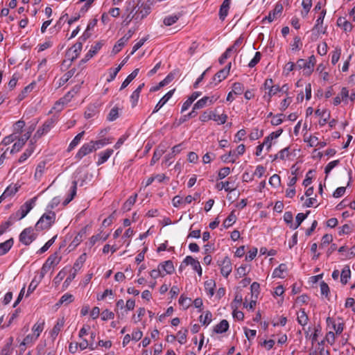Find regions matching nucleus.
I'll use <instances>...</instances> for the list:
<instances>
[{
    "instance_id": "obj_5",
    "label": "nucleus",
    "mask_w": 355,
    "mask_h": 355,
    "mask_svg": "<svg viewBox=\"0 0 355 355\" xmlns=\"http://www.w3.org/2000/svg\"><path fill=\"white\" fill-rule=\"evenodd\" d=\"M55 120L49 119L46 120L42 125V128H39L34 135V138H40L44 134L47 133L53 126Z\"/></svg>"
},
{
    "instance_id": "obj_10",
    "label": "nucleus",
    "mask_w": 355,
    "mask_h": 355,
    "mask_svg": "<svg viewBox=\"0 0 355 355\" xmlns=\"http://www.w3.org/2000/svg\"><path fill=\"white\" fill-rule=\"evenodd\" d=\"M183 263L186 265H191L193 269L198 272L200 277L202 275V268L198 260L195 259L191 256H187L184 259Z\"/></svg>"
},
{
    "instance_id": "obj_45",
    "label": "nucleus",
    "mask_w": 355,
    "mask_h": 355,
    "mask_svg": "<svg viewBox=\"0 0 355 355\" xmlns=\"http://www.w3.org/2000/svg\"><path fill=\"white\" fill-rule=\"evenodd\" d=\"M244 91V86L241 83H234L232 85V92L236 95L241 94Z\"/></svg>"
},
{
    "instance_id": "obj_54",
    "label": "nucleus",
    "mask_w": 355,
    "mask_h": 355,
    "mask_svg": "<svg viewBox=\"0 0 355 355\" xmlns=\"http://www.w3.org/2000/svg\"><path fill=\"white\" fill-rule=\"evenodd\" d=\"M187 334H188L187 329H184L183 330H180L178 331V342L180 344H184L186 342Z\"/></svg>"
},
{
    "instance_id": "obj_50",
    "label": "nucleus",
    "mask_w": 355,
    "mask_h": 355,
    "mask_svg": "<svg viewBox=\"0 0 355 355\" xmlns=\"http://www.w3.org/2000/svg\"><path fill=\"white\" fill-rule=\"evenodd\" d=\"M232 308L233 309V317L236 318L239 320H243L244 318V313L241 311H237V306L231 304Z\"/></svg>"
},
{
    "instance_id": "obj_2",
    "label": "nucleus",
    "mask_w": 355,
    "mask_h": 355,
    "mask_svg": "<svg viewBox=\"0 0 355 355\" xmlns=\"http://www.w3.org/2000/svg\"><path fill=\"white\" fill-rule=\"evenodd\" d=\"M35 198L26 201L24 205L20 207V209L15 213L10 215L9 217L10 220L12 222L17 220H21L24 218L29 211L33 209V204L35 203Z\"/></svg>"
},
{
    "instance_id": "obj_40",
    "label": "nucleus",
    "mask_w": 355,
    "mask_h": 355,
    "mask_svg": "<svg viewBox=\"0 0 355 355\" xmlns=\"http://www.w3.org/2000/svg\"><path fill=\"white\" fill-rule=\"evenodd\" d=\"M87 258L86 253L82 254L78 259L76 261L73 265V268L75 271L79 270L83 266V263L85 262Z\"/></svg>"
},
{
    "instance_id": "obj_25",
    "label": "nucleus",
    "mask_w": 355,
    "mask_h": 355,
    "mask_svg": "<svg viewBox=\"0 0 355 355\" xmlns=\"http://www.w3.org/2000/svg\"><path fill=\"white\" fill-rule=\"evenodd\" d=\"M13 245V239H10L0 243V256L7 253Z\"/></svg>"
},
{
    "instance_id": "obj_30",
    "label": "nucleus",
    "mask_w": 355,
    "mask_h": 355,
    "mask_svg": "<svg viewBox=\"0 0 355 355\" xmlns=\"http://www.w3.org/2000/svg\"><path fill=\"white\" fill-rule=\"evenodd\" d=\"M309 212L310 211H308L306 212V214H303V213L297 214L296 216V218H295L296 224L295 225L291 224V225H290V227L293 230L297 229L301 225L302 221L306 219V218L307 217Z\"/></svg>"
},
{
    "instance_id": "obj_42",
    "label": "nucleus",
    "mask_w": 355,
    "mask_h": 355,
    "mask_svg": "<svg viewBox=\"0 0 355 355\" xmlns=\"http://www.w3.org/2000/svg\"><path fill=\"white\" fill-rule=\"evenodd\" d=\"M227 69H221L218 71L214 76L213 80H216L218 83L221 82L223 80L225 79L228 76L227 74Z\"/></svg>"
},
{
    "instance_id": "obj_21",
    "label": "nucleus",
    "mask_w": 355,
    "mask_h": 355,
    "mask_svg": "<svg viewBox=\"0 0 355 355\" xmlns=\"http://www.w3.org/2000/svg\"><path fill=\"white\" fill-rule=\"evenodd\" d=\"M350 277H351V270H350L349 266L348 265H346L344 266V268H343L342 272L340 273L341 283L343 285L347 284Z\"/></svg>"
},
{
    "instance_id": "obj_53",
    "label": "nucleus",
    "mask_w": 355,
    "mask_h": 355,
    "mask_svg": "<svg viewBox=\"0 0 355 355\" xmlns=\"http://www.w3.org/2000/svg\"><path fill=\"white\" fill-rule=\"evenodd\" d=\"M119 117V109L117 107H113L110 111V113L107 115V120L110 121H113L116 120Z\"/></svg>"
},
{
    "instance_id": "obj_31",
    "label": "nucleus",
    "mask_w": 355,
    "mask_h": 355,
    "mask_svg": "<svg viewBox=\"0 0 355 355\" xmlns=\"http://www.w3.org/2000/svg\"><path fill=\"white\" fill-rule=\"evenodd\" d=\"M61 258L58 257V253L55 252L50 255L45 263H49L51 268L57 266L60 261Z\"/></svg>"
},
{
    "instance_id": "obj_64",
    "label": "nucleus",
    "mask_w": 355,
    "mask_h": 355,
    "mask_svg": "<svg viewBox=\"0 0 355 355\" xmlns=\"http://www.w3.org/2000/svg\"><path fill=\"white\" fill-rule=\"evenodd\" d=\"M283 114H278L277 115L273 116L272 119L271 120V124L272 125H278L283 122Z\"/></svg>"
},
{
    "instance_id": "obj_6",
    "label": "nucleus",
    "mask_w": 355,
    "mask_h": 355,
    "mask_svg": "<svg viewBox=\"0 0 355 355\" xmlns=\"http://www.w3.org/2000/svg\"><path fill=\"white\" fill-rule=\"evenodd\" d=\"M273 81L271 78H268L265 80L263 87L265 89H268V97L270 101V98L280 92V87L277 85H272Z\"/></svg>"
},
{
    "instance_id": "obj_44",
    "label": "nucleus",
    "mask_w": 355,
    "mask_h": 355,
    "mask_svg": "<svg viewBox=\"0 0 355 355\" xmlns=\"http://www.w3.org/2000/svg\"><path fill=\"white\" fill-rule=\"evenodd\" d=\"M37 338L35 334H28L24 338L20 346L32 345Z\"/></svg>"
},
{
    "instance_id": "obj_32",
    "label": "nucleus",
    "mask_w": 355,
    "mask_h": 355,
    "mask_svg": "<svg viewBox=\"0 0 355 355\" xmlns=\"http://www.w3.org/2000/svg\"><path fill=\"white\" fill-rule=\"evenodd\" d=\"M137 198V194L135 193L134 196H131L128 198V199L124 202L123 205V209L125 211H130L131 209L132 206L135 203Z\"/></svg>"
},
{
    "instance_id": "obj_16",
    "label": "nucleus",
    "mask_w": 355,
    "mask_h": 355,
    "mask_svg": "<svg viewBox=\"0 0 355 355\" xmlns=\"http://www.w3.org/2000/svg\"><path fill=\"white\" fill-rule=\"evenodd\" d=\"M158 266L165 275L172 274L175 270L173 263L170 260L161 263Z\"/></svg>"
},
{
    "instance_id": "obj_51",
    "label": "nucleus",
    "mask_w": 355,
    "mask_h": 355,
    "mask_svg": "<svg viewBox=\"0 0 355 355\" xmlns=\"http://www.w3.org/2000/svg\"><path fill=\"white\" fill-rule=\"evenodd\" d=\"M91 143H92L94 146V150H96L97 149L104 146L107 144L109 143L108 139H102L97 141H91Z\"/></svg>"
},
{
    "instance_id": "obj_63",
    "label": "nucleus",
    "mask_w": 355,
    "mask_h": 355,
    "mask_svg": "<svg viewBox=\"0 0 355 355\" xmlns=\"http://www.w3.org/2000/svg\"><path fill=\"white\" fill-rule=\"evenodd\" d=\"M114 317V313L112 311H109L108 309L104 310L101 313V319L104 321L113 319Z\"/></svg>"
},
{
    "instance_id": "obj_27",
    "label": "nucleus",
    "mask_w": 355,
    "mask_h": 355,
    "mask_svg": "<svg viewBox=\"0 0 355 355\" xmlns=\"http://www.w3.org/2000/svg\"><path fill=\"white\" fill-rule=\"evenodd\" d=\"M232 184V182L229 181L221 182L216 184V188L218 190L225 189V191L227 192H232L236 190V187H234Z\"/></svg>"
},
{
    "instance_id": "obj_29",
    "label": "nucleus",
    "mask_w": 355,
    "mask_h": 355,
    "mask_svg": "<svg viewBox=\"0 0 355 355\" xmlns=\"http://www.w3.org/2000/svg\"><path fill=\"white\" fill-rule=\"evenodd\" d=\"M34 149L35 146L33 144L31 143L28 147V148L24 151V153L21 154V155L19 158V162L22 163L24 161H26L31 155V154L34 151Z\"/></svg>"
},
{
    "instance_id": "obj_9",
    "label": "nucleus",
    "mask_w": 355,
    "mask_h": 355,
    "mask_svg": "<svg viewBox=\"0 0 355 355\" xmlns=\"http://www.w3.org/2000/svg\"><path fill=\"white\" fill-rule=\"evenodd\" d=\"M220 266V272L223 276L227 277L232 270V263L228 257H225L222 261Z\"/></svg>"
},
{
    "instance_id": "obj_49",
    "label": "nucleus",
    "mask_w": 355,
    "mask_h": 355,
    "mask_svg": "<svg viewBox=\"0 0 355 355\" xmlns=\"http://www.w3.org/2000/svg\"><path fill=\"white\" fill-rule=\"evenodd\" d=\"M212 318V314L210 311H207L205 315H200V321L202 324H208L211 322Z\"/></svg>"
},
{
    "instance_id": "obj_22",
    "label": "nucleus",
    "mask_w": 355,
    "mask_h": 355,
    "mask_svg": "<svg viewBox=\"0 0 355 355\" xmlns=\"http://www.w3.org/2000/svg\"><path fill=\"white\" fill-rule=\"evenodd\" d=\"M231 0H224L219 10L220 19L223 20L227 15Z\"/></svg>"
},
{
    "instance_id": "obj_60",
    "label": "nucleus",
    "mask_w": 355,
    "mask_h": 355,
    "mask_svg": "<svg viewBox=\"0 0 355 355\" xmlns=\"http://www.w3.org/2000/svg\"><path fill=\"white\" fill-rule=\"evenodd\" d=\"M46 166V163L44 162H42L39 163V164L37 166L35 176V177H41L43 174L44 169Z\"/></svg>"
},
{
    "instance_id": "obj_34",
    "label": "nucleus",
    "mask_w": 355,
    "mask_h": 355,
    "mask_svg": "<svg viewBox=\"0 0 355 355\" xmlns=\"http://www.w3.org/2000/svg\"><path fill=\"white\" fill-rule=\"evenodd\" d=\"M287 270V266L284 263H281L272 272L275 277L284 278L283 273Z\"/></svg>"
},
{
    "instance_id": "obj_56",
    "label": "nucleus",
    "mask_w": 355,
    "mask_h": 355,
    "mask_svg": "<svg viewBox=\"0 0 355 355\" xmlns=\"http://www.w3.org/2000/svg\"><path fill=\"white\" fill-rule=\"evenodd\" d=\"M341 54V49L336 48L332 53L331 63L335 65L339 60Z\"/></svg>"
},
{
    "instance_id": "obj_62",
    "label": "nucleus",
    "mask_w": 355,
    "mask_h": 355,
    "mask_svg": "<svg viewBox=\"0 0 355 355\" xmlns=\"http://www.w3.org/2000/svg\"><path fill=\"white\" fill-rule=\"evenodd\" d=\"M280 182H281L280 177L277 174H274L269 179L270 184H271L272 187H278L280 184Z\"/></svg>"
},
{
    "instance_id": "obj_14",
    "label": "nucleus",
    "mask_w": 355,
    "mask_h": 355,
    "mask_svg": "<svg viewBox=\"0 0 355 355\" xmlns=\"http://www.w3.org/2000/svg\"><path fill=\"white\" fill-rule=\"evenodd\" d=\"M174 92H175V89H172V90H170L169 92H168L157 103L153 113L157 112L161 107H162L167 103V101L171 98Z\"/></svg>"
},
{
    "instance_id": "obj_24",
    "label": "nucleus",
    "mask_w": 355,
    "mask_h": 355,
    "mask_svg": "<svg viewBox=\"0 0 355 355\" xmlns=\"http://www.w3.org/2000/svg\"><path fill=\"white\" fill-rule=\"evenodd\" d=\"M128 43V41L123 37H122L121 38H120L117 42L116 43L114 44L113 49H112V53L114 54V55H116L118 53H119L121 49H123V47Z\"/></svg>"
},
{
    "instance_id": "obj_47",
    "label": "nucleus",
    "mask_w": 355,
    "mask_h": 355,
    "mask_svg": "<svg viewBox=\"0 0 355 355\" xmlns=\"http://www.w3.org/2000/svg\"><path fill=\"white\" fill-rule=\"evenodd\" d=\"M56 236H53L52 239L49 240L37 252L39 254H42L45 252L55 242Z\"/></svg>"
},
{
    "instance_id": "obj_19",
    "label": "nucleus",
    "mask_w": 355,
    "mask_h": 355,
    "mask_svg": "<svg viewBox=\"0 0 355 355\" xmlns=\"http://www.w3.org/2000/svg\"><path fill=\"white\" fill-rule=\"evenodd\" d=\"M109 235H110L109 234H105V233H103L102 232H101V233H99L96 235H94L90 238L88 245H89V247H92L98 241H101V240H102L103 241H106L107 239V238L109 237Z\"/></svg>"
},
{
    "instance_id": "obj_7",
    "label": "nucleus",
    "mask_w": 355,
    "mask_h": 355,
    "mask_svg": "<svg viewBox=\"0 0 355 355\" xmlns=\"http://www.w3.org/2000/svg\"><path fill=\"white\" fill-rule=\"evenodd\" d=\"M93 151H94V146L89 141V143L85 144L82 146V147L76 153L75 158L81 159L83 157L92 153Z\"/></svg>"
},
{
    "instance_id": "obj_48",
    "label": "nucleus",
    "mask_w": 355,
    "mask_h": 355,
    "mask_svg": "<svg viewBox=\"0 0 355 355\" xmlns=\"http://www.w3.org/2000/svg\"><path fill=\"white\" fill-rule=\"evenodd\" d=\"M326 15V10H322L320 16L317 19L316 24L314 26V29L318 30V31H320V28L322 26L324 21V16Z\"/></svg>"
},
{
    "instance_id": "obj_38",
    "label": "nucleus",
    "mask_w": 355,
    "mask_h": 355,
    "mask_svg": "<svg viewBox=\"0 0 355 355\" xmlns=\"http://www.w3.org/2000/svg\"><path fill=\"white\" fill-rule=\"evenodd\" d=\"M44 327V321L37 322L35 323L33 328L32 331H33V334H35L37 338L40 336V334L42 332Z\"/></svg>"
},
{
    "instance_id": "obj_57",
    "label": "nucleus",
    "mask_w": 355,
    "mask_h": 355,
    "mask_svg": "<svg viewBox=\"0 0 355 355\" xmlns=\"http://www.w3.org/2000/svg\"><path fill=\"white\" fill-rule=\"evenodd\" d=\"M163 153H164L163 150H156L154 152L153 157L151 159L150 165L151 166L154 165L160 159V157H162Z\"/></svg>"
},
{
    "instance_id": "obj_8",
    "label": "nucleus",
    "mask_w": 355,
    "mask_h": 355,
    "mask_svg": "<svg viewBox=\"0 0 355 355\" xmlns=\"http://www.w3.org/2000/svg\"><path fill=\"white\" fill-rule=\"evenodd\" d=\"M218 97H215L214 96H204L199 101H198L193 105V110H199L202 109L204 107L207 105L208 103L209 105L213 104Z\"/></svg>"
},
{
    "instance_id": "obj_1",
    "label": "nucleus",
    "mask_w": 355,
    "mask_h": 355,
    "mask_svg": "<svg viewBox=\"0 0 355 355\" xmlns=\"http://www.w3.org/2000/svg\"><path fill=\"white\" fill-rule=\"evenodd\" d=\"M55 220V214L54 211H49L44 214L37 222L35 229L36 231H42L49 229Z\"/></svg>"
},
{
    "instance_id": "obj_36",
    "label": "nucleus",
    "mask_w": 355,
    "mask_h": 355,
    "mask_svg": "<svg viewBox=\"0 0 355 355\" xmlns=\"http://www.w3.org/2000/svg\"><path fill=\"white\" fill-rule=\"evenodd\" d=\"M85 134V131H83L80 133H78L74 139L71 141V142L69 144V146L68 147V150L71 151L72 149H73L80 141L82 139L83 135Z\"/></svg>"
},
{
    "instance_id": "obj_46",
    "label": "nucleus",
    "mask_w": 355,
    "mask_h": 355,
    "mask_svg": "<svg viewBox=\"0 0 355 355\" xmlns=\"http://www.w3.org/2000/svg\"><path fill=\"white\" fill-rule=\"evenodd\" d=\"M227 119V116L226 114H222L220 115L216 114L213 112L212 119L215 121H218L220 124H224Z\"/></svg>"
},
{
    "instance_id": "obj_13",
    "label": "nucleus",
    "mask_w": 355,
    "mask_h": 355,
    "mask_svg": "<svg viewBox=\"0 0 355 355\" xmlns=\"http://www.w3.org/2000/svg\"><path fill=\"white\" fill-rule=\"evenodd\" d=\"M64 318H59L56 324H55V326L53 327V328L52 329V330L50 332V335H51V337L53 340H54L56 338L58 334L60 333V331L64 327Z\"/></svg>"
},
{
    "instance_id": "obj_18",
    "label": "nucleus",
    "mask_w": 355,
    "mask_h": 355,
    "mask_svg": "<svg viewBox=\"0 0 355 355\" xmlns=\"http://www.w3.org/2000/svg\"><path fill=\"white\" fill-rule=\"evenodd\" d=\"M296 68H298L299 69H303L305 71L304 73L308 75L311 74L313 71L311 65L308 64V61L304 59H299L297 61Z\"/></svg>"
},
{
    "instance_id": "obj_39",
    "label": "nucleus",
    "mask_w": 355,
    "mask_h": 355,
    "mask_svg": "<svg viewBox=\"0 0 355 355\" xmlns=\"http://www.w3.org/2000/svg\"><path fill=\"white\" fill-rule=\"evenodd\" d=\"M73 296L71 294L69 293H65L63 295L61 298L60 299L57 305L59 304H65L67 305L69 303L72 302L73 301Z\"/></svg>"
},
{
    "instance_id": "obj_28",
    "label": "nucleus",
    "mask_w": 355,
    "mask_h": 355,
    "mask_svg": "<svg viewBox=\"0 0 355 355\" xmlns=\"http://www.w3.org/2000/svg\"><path fill=\"white\" fill-rule=\"evenodd\" d=\"M220 159L225 163H234L237 159V155H236L235 151L230 150L228 154L222 155Z\"/></svg>"
},
{
    "instance_id": "obj_12",
    "label": "nucleus",
    "mask_w": 355,
    "mask_h": 355,
    "mask_svg": "<svg viewBox=\"0 0 355 355\" xmlns=\"http://www.w3.org/2000/svg\"><path fill=\"white\" fill-rule=\"evenodd\" d=\"M30 138L28 134H24L21 138L16 141L12 146V148L10 150V153L18 152L26 144L27 140Z\"/></svg>"
},
{
    "instance_id": "obj_3",
    "label": "nucleus",
    "mask_w": 355,
    "mask_h": 355,
    "mask_svg": "<svg viewBox=\"0 0 355 355\" xmlns=\"http://www.w3.org/2000/svg\"><path fill=\"white\" fill-rule=\"evenodd\" d=\"M37 237L34 229L31 227L25 228L19 234V241L25 245H30Z\"/></svg>"
},
{
    "instance_id": "obj_41",
    "label": "nucleus",
    "mask_w": 355,
    "mask_h": 355,
    "mask_svg": "<svg viewBox=\"0 0 355 355\" xmlns=\"http://www.w3.org/2000/svg\"><path fill=\"white\" fill-rule=\"evenodd\" d=\"M17 191L18 188L15 185H10L6 189L4 192L2 193L3 197L8 198L12 196L14 194H15L17 192Z\"/></svg>"
},
{
    "instance_id": "obj_23",
    "label": "nucleus",
    "mask_w": 355,
    "mask_h": 355,
    "mask_svg": "<svg viewBox=\"0 0 355 355\" xmlns=\"http://www.w3.org/2000/svg\"><path fill=\"white\" fill-rule=\"evenodd\" d=\"M139 69H135L122 83L120 90L125 89L137 76Z\"/></svg>"
},
{
    "instance_id": "obj_4",
    "label": "nucleus",
    "mask_w": 355,
    "mask_h": 355,
    "mask_svg": "<svg viewBox=\"0 0 355 355\" xmlns=\"http://www.w3.org/2000/svg\"><path fill=\"white\" fill-rule=\"evenodd\" d=\"M83 49L82 42H77L73 44L66 53V58L70 60V62L74 61L80 55Z\"/></svg>"
},
{
    "instance_id": "obj_59",
    "label": "nucleus",
    "mask_w": 355,
    "mask_h": 355,
    "mask_svg": "<svg viewBox=\"0 0 355 355\" xmlns=\"http://www.w3.org/2000/svg\"><path fill=\"white\" fill-rule=\"evenodd\" d=\"M339 164V160H334L331 162H329L324 168V173L326 174V177H327L328 174L330 173V171L336 167ZM327 179V178H325Z\"/></svg>"
},
{
    "instance_id": "obj_61",
    "label": "nucleus",
    "mask_w": 355,
    "mask_h": 355,
    "mask_svg": "<svg viewBox=\"0 0 355 355\" xmlns=\"http://www.w3.org/2000/svg\"><path fill=\"white\" fill-rule=\"evenodd\" d=\"M333 240V237L331 234H326L322 238V242L320 243V247L323 248L327 245H329Z\"/></svg>"
},
{
    "instance_id": "obj_37",
    "label": "nucleus",
    "mask_w": 355,
    "mask_h": 355,
    "mask_svg": "<svg viewBox=\"0 0 355 355\" xmlns=\"http://www.w3.org/2000/svg\"><path fill=\"white\" fill-rule=\"evenodd\" d=\"M236 217L234 211H232L230 214L227 217V218L223 221V225L225 228H228L236 222Z\"/></svg>"
},
{
    "instance_id": "obj_17",
    "label": "nucleus",
    "mask_w": 355,
    "mask_h": 355,
    "mask_svg": "<svg viewBox=\"0 0 355 355\" xmlns=\"http://www.w3.org/2000/svg\"><path fill=\"white\" fill-rule=\"evenodd\" d=\"M114 150L112 149H107L103 152L98 154V160L96 162L97 166H100L107 162V160L113 154Z\"/></svg>"
},
{
    "instance_id": "obj_52",
    "label": "nucleus",
    "mask_w": 355,
    "mask_h": 355,
    "mask_svg": "<svg viewBox=\"0 0 355 355\" xmlns=\"http://www.w3.org/2000/svg\"><path fill=\"white\" fill-rule=\"evenodd\" d=\"M76 93H77V90L73 89L71 91H69V92H67L64 96V97L61 98L60 99L65 105V104L68 103L71 100V98L73 97L74 94H76Z\"/></svg>"
},
{
    "instance_id": "obj_11",
    "label": "nucleus",
    "mask_w": 355,
    "mask_h": 355,
    "mask_svg": "<svg viewBox=\"0 0 355 355\" xmlns=\"http://www.w3.org/2000/svg\"><path fill=\"white\" fill-rule=\"evenodd\" d=\"M283 6L281 3H277L275 5V8L270 11L268 16H266L263 21L267 20L268 22H272L276 17L277 15H280L282 12Z\"/></svg>"
},
{
    "instance_id": "obj_35",
    "label": "nucleus",
    "mask_w": 355,
    "mask_h": 355,
    "mask_svg": "<svg viewBox=\"0 0 355 355\" xmlns=\"http://www.w3.org/2000/svg\"><path fill=\"white\" fill-rule=\"evenodd\" d=\"M215 286V282L212 279L207 280L205 282V290L210 296L214 295Z\"/></svg>"
},
{
    "instance_id": "obj_33",
    "label": "nucleus",
    "mask_w": 355,
    "mask_h": 355,
    "mask_svg": "<svg viewBox=\"0 0 355 355\" xmlns=\"http://www.w3.org/2000/svg\"><path fill=\"white\" fill-rule=\"evenodd\" d=\"M297 322L300 324L304 326L307 324L309 318L304 311V309H300L297 313Z\"/></svg>"
},
{
    "instance_id": "obj_58",
    "label": "nucleus",
    "mask_w": 355,
    "mask_h": 355,
    "mask_svg": "<svg viewBox=\"0 0 355 355\" xmlns=\"http://www.w3.org/2000/svg\"><path fill=\"white\" fill-rule=\"evenodd\" d=\"M25 126V122L22 120H19L14 125V134L21 133L22 129Z\"/></svg>"
},
{
    "instance_id": "obj_43",
    "label": "nucleus",
    "mask_w": 355,
    "mask_h": 355,
    "mask_svg": "<svg viewBox=\"0 0 355 355\" xmlns=\"http://www.w3.org/2000/svg\"><path fill=\"white\" fill-rule=\"evenodd\" d=\"M337 23L338 25L342 26L345 31H351L352 29V24L345 19L339 18Z\"/></svg>"
},
{
    "instance_id": "obj_55",
    "label": "nucleus",
    "mask_w": 355,
    "mask_h": 355,
    "mask_svg": "<svg viewBox=\"0 0 355 355\" xmlns=\"http://www.w3.org/2000/svg\"><path fill=\"white\" fill-rule=\"evenodd\" d=\"M103 44L101 42H96L94 46H92L90 50L87 52L89 54L94 57L98 51L101 49Z\"/></svg>"
},
{
    "instance_id": "obj_20",
    "label": "nucleus",
    "mask_w": 355,
    "mask_h": 355,
    "mask_svg": "<svg viewBox=\"0 0 355 355\" xmlns=\"http://www.w3.org/2000/svg\"><path fill=\"white\" fill-rule=\"evenodd\" d=\"M229 328V323L226 320H222L214 327V331L216 334H223L226 332Z\"/></svg>"
},
{
    "instance_id": "obj_15",
    "label": "nucleus",
    "mask_w": 355,
    "mask_h": 355,
    "mask_svg": "<svg viewBox=\"0 0 355 355\" xmlns=\"http://www.w3.org/2000/svg\"><path fill=\"white\" fill-rule=\"evenodd\" d=\"M86 235V227L83 228L78 234L75 236L73 240L69 244V247H71L72 249L76 248L83 240V238Z\"/></svg>"
},
{
    "instance_id": "obj_26",
    "label": "nucleus",
    "mask_w": 355,
    "mask_h": 355,
    "mask_svg": "<svg viewBox=\"0 0 355 355\" xmlns=\"http://www.w3.org/2000/svg\"><path fill=\"white\" fill-rule=\"evenodd\" d=\"M181 16H182V14L180 12L178 14L167 16L164 19L163 22H164V25H166L167 26H171V25L174 24L175 23H176L177 21L180 19V17Z\"/></svg>"
}]
</instances>
